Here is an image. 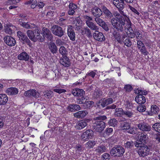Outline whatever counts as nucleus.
<instances>
[{"instance_id": "4d7b16f0", "label": "nucleus", "mask_w": 160, "mask_h": 160, "mask_svg": "<svg viewBox=\"0 0 160 160\" xmlns=\"http://www.w3.org/2000/svg\"><path fill=\"white\" fill-rule=\"evenodd\" d=\"M70 39L72 41H74L75 39V34L74 32L72 33H69L68 34Z\"/></svg>"}, {"instance_id": "9b49d317", "label": "nucleus", "mask_w": 160, "mask_h": 160, "mask_svg": "<svg viewBox=\"0 0 160 160\" xmlns=\"http://www.w3.org/2000/svg\"><path fill=\"white\" fill-rule=\"evenodd\" d=\"M122 21H119L115 18H113L111 20V23L113 26L118 30L122 31L123 27L122 26L121 22Z\"/></svg>"}, {"instance_id": "c9c22d12", "label": "nucleus", "mask_w": 160, "mask_h": 160, "mask_svg": "<svg viewBox=\"0 0 160 160\" xmlns=\"http://www.w3.org/2000/svg\"><path fill=\"white\" fill-rule=\"evenodd\" d=\"M148 138L147 135L145 133L142 132V133H141L140 138H139L140 142L142 143V142H144L146 140H147Z\"/></svg>"}, {"instance_id": "dca6fc26", "label": "nucleus", "mask_w": 160, "mask_h": 160, "mask_svg": "<svg viewBox=\"0 0 160 160\" xmlns=\"http://www.w3.org/2000/svg\"><path fill=\"white\" fill-rule=\"evenodd\" d=\"M137 126L140 130L143 131H150L151 128V126L149 124L144 122L138 124Z\"/></svg>"}, {"instance_id": "1a4fd4ad", "label": "nucleus", "mask_w": 160, "mask_h": 160, "mask_svg": "<svg viewBox=\"0 0 160 160\" xmlns=\"http://www.w3.org/2000/svg\"><path fill=\"white\" fill-rule=\"evenodd\" d=\"M111 2L118 9L119 12L121 11L124 8V2L123 0H111Z\"/></svg>"}, {"instance_id": "39448f33", "label": "nucleus", "mask_w": 160, "mask_h": 160, "mask_svg": "<svg viewBox=\"0 0 160 160\" xmlns=\"http://www.w3.org/2000/svg\"><path fill=\"white\" fill-rule=\"evenodd\" d=\"M125 152L124 148L121 146L114 147L110 151V154L112 155L121 157L123 155Z\"/></svg>"}, {"instance_id": "e2e57ef3", "label": "nucleus", "mask_w": 160, "mask_h": 160, "mask_svg": "<svg viewBox=\"0 0 160 160\" xmlns=\"http://www.w3.org/2000/svg\"><path fill=\"white\" fill-rule=\"evenodd\" d=\"M21 25L23 27L27 29L31 28V25L30 24L27 22H24L23 23H21Z\"/></svg>"}, {"instance_id": "f8f14e48", "label": "nucleus", "mask_w": 160, "mask_h": 160, "mask_svg": "<svg viewBox=\"0 0 160 160\" xmlns=\"http://www.w3.org/2000/svg\"><path fill=\"white\" fill-rule=\"evenodd\" d=\"M5 42L8 46L12 47L14 46L16 43L15 39L12 37L7 36L4 38Z\"/></svg>"}, {"instance_id": "774afa93", "label": "nucleus", "mask_w": 160, "mask_h": 160, "mask_svg": "<svg viewBox=\"0 0 160 160\" xmlns=\"http://www.w3.org/2000/svg\"><path fill=\"white\" fill-rule=\"evenodd\" d=\"M129 8L133 12L136 13L138 15H139V13L137 11V10L134 8L132 7L131 6L129 5Z\"/></svg>"}, {"instance_id": "5701e85b", "label": "nucleus", "mask_w": 160, "mask_h": 160, "mask_svg": "<svg viewBox=\"0 0 160 160\" xmlns=\"http://www.w3.org/2000/svg\"><path fill=\"white\" fill-rule=\"evenodd\" d=\"M88 113L86 110L79 111L74 114V116L78 118H84Z\"/></svg>"}, {"instance_id": "a878e982", "label": "nucleus", "mask_w": 160, "mask_h": 160, "mask_svg": "<svg viewBox=\"0 0 160 160\" xmlns=\"http://www.w3.org/2000/svg\"><path fill=\"white\" fill-rule=\"evenodd\" d=\"M60 63L65 67H68L70 64L68 58L65 56L63 57L60 59Z\"/></svg>"}, {"instance_id": "c03bdc74", "label": "nucleus", "mask_w": 160, "mask_h": 160, "mask_svg": "<svg viewBox=\"0 0 160 160\" xmlns=\"http://www.w3.org/2000/svg\"><path fill=\"white\" fill-rule=\"evenodd\" d=\"M113 16L119 21H122L123 17L118 12H114L113 14Z\"/></svg>"}, {"instance_id": "f704fd0d", "label": "nucleus", "mask_w": 160, "mask_h": 160, "mask_svg": "<svg viewBox=\"0 0 160 160\" xmlns=\"http://www.w3.org/2000/svg\"><path fill=\"white\" fill-rule=\"evenodd\" d=\"M114 115L117 117H121L124 115V111L121 108H117L115 109Z\"/></svg>"}, {"instance_id": "0eeeda50", "label": "nucleus", "mask_w": 160, "mask_h": 160, "mask_svg": "<svg viewBox=\"0 0 160 160\" xmlns=\"http://www.w3.org/2000/svg\"><path fill=\"white\" fill-rule=\"evenodd\" d=\"M85 22L87 26L91 29L97 30L98 29V28L92 22V17L88 16L85 15L84 16Z\"/></svg>"}, {"instance_id": "ddd939ff", "label": "nucleus", "mask_w": 160, "mask_h": 160, "mask_svg": "<svg viewBox=\"0 0 160 160\" xmlns=\"http://www.w3.org/2000/svg\"><path fill=\"white\" fill-rule=\"evenodd\" d=\"M79 21L77 19L74 20L72 22L73 26L76 30L78 31L82 34H84V28L79 26Z\"/></svg>"}, {"instance_id": "8fccbe9b", "label": "nucleus", "mask_w": 160, "mask_h": 160, "mask_svg": "<svg viewBox=\"0 0 160 160\" xmlns=\"http://www.w3.org/2000/svg\"><path fill=\"white\" fill-rule=\"evenodd\" d=\"M96 75V72L93 71H90L88 72L85 76V77H91L92 78H94Z\"/></svg>"}, {"instance_id": "c85d7f7f", "label": "nucleus", "mask_w": 160, "mask_h": 160, "mask_svg": "<svg viewBox=\"0 0 160 160\" xmlns=\"http://www.w3.org/2000/svg\"><path fill=\"white\" fill-rule=\"evenodd\" d=\"M8 100V97L5 94H0V105H4Z\"/></svg>"}, {"instance_id": "20e7f679", "label": "nucleus", "mask_w": 160, "mask_h": 160, "mask_svg": "<svg viewBox=\"0 0 160 160\" xmlns=\"http://www.w3.org/2000/svg\"><path fill=\"white\" fill-rule=\"evenodd\" d=\"M17 35L20 41L23 43H27L30 47H32V42L25 34L21 31H19L17 32Z\"/></svg>"}, {"instance_id": "3c124183", "label": "nucleus", "mask_w": 160, "mask_h": 160, "mask_svg": "<svg viewBox=\"0 0 160 160\" xmlns=\"http://www.w3.org/2000/svg\"><path fill=\"white\" fill-rule=\"evenodd\" d=\"M101 158L103 160H109L110 158V155L108 153H104L101 156Z\"/></svg>"}, {"instance_id": "b1692460", "label": "nucleus", "mask_w": 160, "mask_h": 160, "mask_svg": "<svg viewBox=\"0 0 160 160\" xmlns=\"http://www.w3.org/2000/svg\"><path fill=\"white\" fill-rule=\"evenodd\" d=\"M113 36L117 41L120 43H122L123 42V38H125V36H123L122 38L118 32L114 31L112 33Z\"/></svg>"}, {"instance_id": "09e8293b", "label": "nucleus", "mask_w": 160, "mask_h": 160, "mask_svg": "<svg viewBox=\"0 0 160 160\" xmlns=\"http://www.w3.org/2000/svg\"><path fill=\"white\" fill-rule=\"evenodd\" d=\"M135 93L139 95H145L147 94V92L145 90L142 91L141 89H137L135 90Z\"/></svg>"}, {"instance_id": "f3484780", "label": "nucleus", "mask_w": 160, "mask_h": 160, "mask_svg": "<svg viewBox=\"0 0 160 160\" xmlns=\"http://www.w3.org/2000/svg\"><path fill=\"white\" fill-rule=\"evenodd\" d=\"M90 121L89 119H85L78 122L76 125V128L78 129H81L87 125V123Z\"/></svg>"}, {"instance_id": "e433bc0d", "label": "nucleus", "mask_w": 160, "mask_h": 160, "mask_svg": "<svg viewBox=\"0 0 160 160\" xmlns=\"http://www.w3.org/2000/svg\"><path fill=\"white\" fill-rule=\"evenodd\" d=\"M96 143L94 141H89L85 144V147L88 149L92 148L95 145Z\"/></svg>"}, {"instance_id": "13d9d810", "label": "nucleus", "mask_w": 160, "mask_h": 160, "mask_svg": "<svg viewBox=\"0 0 160 160\" xmlns=\"http://www.w3.org/2000/svg\"><path fill=\"white\" fill-rule=\"evenodd\" d=\"M107 118V117L105 116H100L94 118V119L95 120H104Z\"/></svg>"}, {"instance_id": "603ef678", "label": "nucleus", "mask_w": 160, "mask_h": 160, "mask_svg": "<svg viewBox=\"0 0 160 160\" xmlns=\"http://www.w3.org/2000/svg\"><path fill=\"white\" fill-rule=\"evenodd\" d=\"M123 40V42H124L125 45L128 47H130L131 45V42L128 38H127L124 41Z\"/></svg>"}, {"instance_id": "4c0bfd02", "label": "nucleus", "mask_w": 160, "mask_h": 160, "mask_svg": "<svg viewBox=\"0 0 160 160\" xmlns=\"http://www.w3.org/2000/svg\"><path fill=\"white\" fill-rule=\"evenodd\" d=\"M108 123L110 126L115 127L117 126L118 121L115 119L112 118L109 121Z\"/></svg>"}, {"instance_id": "7c9ffc66", "label": "nucleus", "mask_w": 160, "mask_h": 160, "mask_svg": "<svg viewBox=\"0 0 160 160\" xmlns=\"http://www.w3.org/2000/svg\"><path fill=\"white\" fill-rule=\"evenodd\" d=\"M18 92V89L15 88H8L6 90V93L8 95H15Z\"/></svg>"}, {"instance_id": "4468645a", "label": "nucleus", "mask_w": 160, "mask_h": 160, "mask_svg": "<svg viewBox=\"0 0 160 160\" xmlns=\"http://www.w3.org/2000/svg\"><path fill=\"white\" fill-rule=\"evenodd\" d=\"M94 38L98 41H103L105 40V37L103 34L99 32L98 30L95 31L93 34Z\"/></svg>"}, {"instance_id": "f03ea898", "label": "nucleus", "mask_w": 160, "mask_h": 160, "mask_svg": "<svg viewBox=\"0 0 160 160\" xmlns=\"http://www.w3.org/2000/svg\"><path fill=\"white\" fill-rule=\"evenodd\" d=\"M40 32V31L39 29L38 28H36L33 31L27 30L26 33L29 38L33 42H35L38 41L42 42L44 40L43 38L41 37Z\"/></svg>"}, {"instance_id": "2eb2a0df", "label": "nucleus", "mask_w": 160, "mask_h": 160, "mask_svg": "<svg viewBox=\"0 0 160 160\" xmlns=\"http://www.w3.org/2000/svg\"><path fill=\"white\" fill-rule=\"evenodd\" d=\"M95 21L100 26L102 27L103 29L106 31H108L109 30V28L107 24L102 19L98 17H96L95 18Z\"/></svg>"}, {"instance_id": "aec40b11", "label": "nucleus", "mask_w": 160, "mask_h": 160, "mask_svg": "<svg viewBox=\"0 0 160 160\" xmlns=\"http://www.w3.org/2000/svg\"><path fill=\"white\" fill-rule=\"evenodd\" d=\"M91 12L92 14L95 17H100L102 14V12L99 8L95 7L92 9Z\"/></svg>"}, {"instance_id": "a19ab883", "label": "nucleus", "mask_w": 160, "mask_h": 160, "mask_svg": "<svg viewBox=\"0 0 160 160\" xmlns=\"http://www.w3.org/2000/svg\"><path fill=\"white\" fill-rule=\"evenodd\" d=\"M159 110V108L156 105H152L151 108V112L153 114H155L157 113Z\"/></svg>"}, {"instance_id": "393cba45", "label": "nucleus", "mask_w": 160, "mask_h": 160, "mask_svg": "<svg viewBox=\"0 0 160 160\" xmlns=\"http://www.w3.org/2000/svg\"><path fill=\"white\" fill-rule=\"evenodd\" d=\"M18 59L21 60L28 61L29 59L28 55L25 52H23L18 55Z\"/></svg>"}, {"instance_id": "f257e3e1", "label": "nucleus", "mask_w": 160, "mask_h": 160, "mask_svg": "<svg viewBox=\"0 0 160 160\" xmlns=\"http://www.w3.org/2000/svg\"><path fill=\"white\" fill-rule=\"evenodd\" d=\"M135 146L137 148H139L137 150V153L139 156L141 157L146 156L149 154L150 152L152 151L153 148L152 146L148 145H142V143L136 142Z\"/></svg>"}, {"instance_id": "de8ad7c7", "label": "nucleus", "mask_w": 160, "mask_h": 160, "mask_svg": "<svg viewBox=\"0 0 160 160\" xmlns=\"http://www.w3.org/2000/svg\"><path fill=\"white\" fill-rule=\"evenodd\" d=\"M141 53L144 55H147L149 54L145 46L141 47L140 49H139Z\"/></svg>"}, {"instance_id": "5fc2aeb1", "label": "nucleus", "mask_w": 160, "mask_h": 160, "mask_svg": "<svg viewBox=\"0 0 160 160\" xmlns=\"http://www.w3.org/2000/svg\"><path fill=\"white\" fill-rule=\"evenodd\" d=\"M124 115H125L128 118H131L133 117V113L132 111H127L124 112Z\"/></svg>"}, {"instance_id": "412c9836", "label": "nucleus", "mask_w": 160, "mask_h": 160, "mask_svg": "<svg viewBox=\"0 0 160 160\" xmlns=\"http://www.w3.org/2000/svg\"><path fill=\"white\" fill-rule=\"evenodd\" d=\"M77 6L75 4L70 3L69 5V10L68 11V14L70 15H72L75 12V10L77 9Z\"/></svg>"}, {"instance_id": "338daca9", "label": "nucleus", "mask_w": 160, "mask_h": 160, "mask_svg": "<svg viewBox=\"0 0 160 160\" xmlns=\"http://www.w3.org/2000/svg\"><path fill=\"white\" fill-rule=\"evenodd\" d=\"M94 102L92 101H88L85 103V105L87 106V108H89L93 104Z\"/></svg>"}, {"instance_id": "49530a36", "label": "nucleus", "mask_w": 160, "mask_h": 160, "mask_svg": "<svg viewBox=\"0 0 160 160\" xmlns=\"http://www.w3.org/2000/svg\"><path fill=\"white\" fill-rule=\"evenodd\" d=\"M59 53L62 55H65L67 53L66 48L63 46H61L59 49Z\"/></svg>"}, {"instance_id": "a211bd4d", "label": "nucleus", "mask_w": 160, "mask_h": 160, "mask_svg": "<svg viewBox=\"0 0 160 160\" xmlns=\"http://www.w3.org/2000/svg\"><path fill=\"white\" fill-rule=\"evenodd\" d=\"M24 95L28 97L32 96L35 98H38L39 97L40 94L35 90L32 89L26 91L24 93Z\"/></svg>"}, {"instance_id": "4be33fe9", "label": "nucleus", "mask_w": 160, "mask_h": 160, "mask_svg": "<svg viewBox=\"0 0 160 160\" xmlns=\"http://www.w3.org/2000/svg\"><path fill=\"white\" fill-rule=\"evenodd\" d=\"M135 100L136 102L139 105L144 103L146 101L145 98L142 95L137 96Z\"/></svg>"}, {"instance_id": "052dcab7", "label": "nucleus", "mask_w": 160, "mask_h": 160, "mask_svg": "<svg viewBox=\"0 0 160 160\" xmlns=\"http://www.w3.org/2000/svg\"><path fill=\"white\" fill-rule=\"evenodd\" d=\"M53 91L59 94L65 92H66V90L65 89L59 88L54 89H53Z\"/></svg>"}, {"instance_id": "bf43d9fd", "label": "nucleus", "mask_w": 160, "mask_h": 160, "mask_svg": "<svg viewBox=\"0 0 160 160\" xmlns=\"http://www.w3.org/2000/svg\"><path fill=\"white\" fill-rule=\"evenodd\" d=\"M99 104V105H101L103 107H104L107 105L106 102L104 99H101L100 100Z\"/></svg>"}, {"instance_id": "864d4df0", "label": "nucleus", "mask_w": 160, "mask_h": 160, "mask_svg": "<svg viewBox=\"0 0 160 160\" xmlns=\"http://www.w3.org/2000/svg\"><path fill=\"white\" fill-rule=\"evenodd\" d=\"M84 34H86L88 37H90L92 36V33L90 30L87 27L84 28Z\"/></svg>"}, {"instance_id": "69168bd1", "label": "nucleus", "mask_w": 160, "mask_h": 160, "mask_svg": "<svg viewBox=\"0 0 160 160\" xmlns=\"http://www.w3.org/2000/svg\"><path fill=\"white\" fill-rule=\"evenodd\" d=\"M42 30L44 31L43 33V36H44L45 37H46L47 35L48 34V33H49V32H51L48 29L45 28H43L42 29Z\"/></svg>"}, {"instance_id": "6ab92c4d", "label": "nucleus", "mask_w": 160, "mask_h": 160, "mask_svg": "<svg viewBox=\"0 0 160 160\" xmlns=\"http://www.w3.org/2000/svg\"><path fill=\"white\" fill-rule=\"evenodd\" d=\"M72 92L74 96L77 97H82L85 93V92L82 89L78 88L73 89Z\"/></svg>"}, {"instance_id": "c756f323", "label": "nucleus", "mask_w": 160, "mask_h": 160, "mask_svg": "<svg viewBox=\"0 0 160 160\" xmlns=\"http://www.w3.org/2000/svg\"><path fill=\"white\" fill-rule=\"evenodd\" d=\"M48 48L52 53H56L57 51V47L54 42H50L48 44Z\"/></svg>"}, {"instance_id": "473e14b6", "label": "nucleus", "mask_w": 160, "mask_h": 160, "mask_svg": "<svg viewBox=\"0 0 160 160\" xmlns=\"http://www.w3.org/2000/svg\"><path fill=\"white\" fill-rule=\"evenodd\" d=\"M131 26H128L126 27L127 29V33L128 36L131 38H133L135 37V34L133 33V30Z\"/></svg>"}, {"instance_id": "2f4dec72", "label": "nucleus", "mask_w": 160, "mask_h": 160, "mask_svg": "<svg viewBox=\"0 0 160 160\" xmlns=\"http://www.w3.org/2000/svg\"><path fill=\"white\" fill-rule=\"evenodd\" d=\"M95 150L97 153L99 155L106 152V148L104 146L100 145L96 148Z\"/></svg>"}, {"instance_id": "a18cd8bd", "label": "nucleus", "mask_w": 160, "mask_h": 160, "mask_svg": "<svg viewBox=\"0 0 160 160\" xmlns=\"http://www.w3.org/2000/svg\"><path fill=\"white\" fill-rule=\"evenodd\" d=\"M137 110L139 112H143L146 110V108L144 105L141 104L139 105L138 107Z\"/></svg>"}, {"instance_id": "7ed1b4c3", "label": "nucleus", "mask_w": 160, "mask_h": 160, "mask_svg": "<svg viewBox=\"0 0 160 160\" xmlns=\"http://www.w3.org/2000/svg\"><path fill=\"white\" fill-rule=\"evenodd\" d=\"M120 127L122 130L128 133L135 134L137 132V128H131L130 123L127 122H122L120 124Z\"/></svg>"}, {"instance_id": "9d476101", "label": "nucleus", "mask_w": 160, "mask_h": 160, "mask_svg": "<svg viewBox=\"0 0 160 160\" xmlns=\"http://www.w3.org/2000/svg\"><path fill=\"white\" fill-rule=\"evenodd\" d=\"M93 135V131L92 130L88 129L82 133L81 138L83 141H88L89 139L91 138Z\"/></svg>"}, {"instance_id": "ea45409f", "label": "nucleus", "mask_w": 160, "mask_h": 160, "mask_svg": "<svg viewBox=\"0 0 160 160\" xmlns=\"http://www.w3.org/2000/svg\"><path fill=\"white\" fill-rule=\"evenodd\" d=\"M5 31L6 33L9 34H11L12 33V30L11 26L6 24L5 26Z\"/></svg>"}, {"instance_id": "6e6552de", "label": "nucleus", "mask_w": 160, "mask_h": 160, "mask_svg": "<svg viewBox=\"0 0 160 160\" xmlns=\"http://www.w3.org/2000/svg\"><path fill=\"white\" fill-rule=\"evenodd\" d=\"M93 127L97 132H101L105 128V123L102 121H96L94 123Z\"/></svg>"}, {"instance_id": "6e6d98bb", "label": "nucleus", "mask_w": 160, "mask_h": 160, "mask_svg": "<svg viewBox=\"0 0 160 160\" xmlns=\"http://www.w3.org/2000/svg\"><path fill=\"white\" fill-rule=\"evenodd\" d=\"M81 97V98H78V103L79 104H84L86 102L87 99L83 96Z\"/></svg>"}, {"instance_id": "0e129e2a", "label": "nucleus", "mask_w": 160, "mask_h": 160, "mask_svg": "<svg viewBox=\"0 0 160 160\" xmlns=\"http://www.w3.org/2000/svg\"><path fill=\"white\" fill-rule=\"evenodd\" d=\"M137 47L138 49H140L141 47L145 46L143 43L141 41L138 40L137 42Z\"/></svg>"}, {"instance_id": "58836bf2", "label": "nucleus", "mask_w": 160, "mask_h": 160, "mask_svg": "<svg viewBox=\"0 0 160 160\" xmlns=\"http://www.w3.org/2000/svg\"><path fill=\"white\" fill-rule=\"evenodd\" d=\"M152 128L156 131L160 133V122H157L154 124Z\"/></svg>"}, {"instance_id": "423d86ee", "label": "nucleus", "mask_w": 160, "mask_h": 160, "mask_svg": "<svg viewBox=\"0 0 160 160\" xmlns=\"http://www.w3.org/2000/svg\"><path fill=\"white\" fill-rule=\"evenodd\" d=\"M51 30L52 33L55 36L61 37L64 35V32L62 28L59 26L53 25L51 27Z\"/></svg>"}, {"instance_id": "79ce46f5", "label": "nucleus", "mask_w": 160, "mask_h": 160, "mask_svg": "<svg viewBox=\"0 0 160 160\" xmlns=\"http://www.w3.org/2000/svg\"><path fill=\"white\" fill-rule=\"evenodd\" d=\"M103 12L106 15L109 17L111 18L112 16V13L106 7L103 8Z\"/></svg>"}, {"instance_id": "72a5a7b5", "label": "nucleus", "mask_w": 160, "mask_h": 160, "mask_svg": "<svg viewBox=\"0 0 160 160\" xmlns=\"http://www.w3.org/2000/svg\"><path fill=\"white\" fill-rule=\"evenodd\" d=\"M25 4H31V7L32 8H35L37 6L36 0H29L25 3Z\"/></svg>"}, {"instance_id": "37998d69", "label": "nucleus", "mask_w": 160, "mask_h": 160, "mask_svg": "<svg viewBox=\"0 0 160 160\" xmlns=\"http://www.w3.org/2000/svg\"><path fill=\"white\" fill-rule=\"evenodd\" d=\"M52 92L51 91H47L44 92V95L46 98H49L52 97Z\"/></svg>"}, {"instance_id": "cd10ccee", "label": "nucleus", "mask_w": 160, "mask_h": 160, "mask_svg": "<svg viewBox=\"0 0 160 160\" xmlns=\"http://www.w3.org/2000/svg\"><path fill=\"white\" fill-rule=\"evenodd\" d=\"M81 109L80 106L77 104H71L67 108V109L71 112L78 111Z\"/></svg>"}, {"instance_id": "680f3d73", "label": "nucleus", "mask_w": 160, "mask_h": 160, "mask_svg": "<svg viewBox=\"0 0 160 160\" xmlns=\"http://www.w3.org/2000/svg\"><path fill=\"white\" fill-rule=\"evenodd\" d=\"M75 148L76 149L77 151L79 152H82L83 150L82 147V146L80 144L77 145L75 147Z\"/></svg>"}, {"instance_id": "bb28decb", "label": "nucleus", "mask_w": 160, "mask_h": 160, "mask_svg": "<svg viewBox=\"0 0 160 160\" xmlns=\"http://www.w3.org/2000/svg\"><path fill=\"white\" fill-rule=\"evenodd\" d=\"M124 21H122L121 22L122 26L123 25H126V27L131 26L132 23L129 18L126 15H124Z\"/></svg>"}]
</instances>
